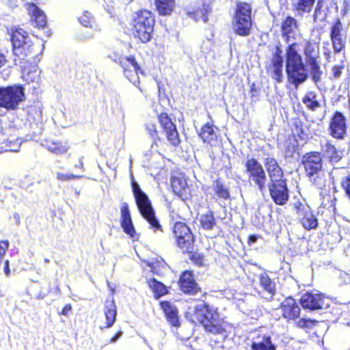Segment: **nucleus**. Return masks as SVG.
I'll list each match as a JSON object with an SVG mask.
<instances>
[{
	"instance_id": "obj_23",
	"label": "nucleus",
	"mask_w": 350,
	"mask_h": 350,
	"mask_svg": "<svg viewBox=\"0 0 350 350\" xmlns=\"http://www.w3.org/2000/svg\"><path fill=\"white\" fill-rule=\"evenodd\" d=\"M28 120L33 135H39L43 128V118L40 107H33L29 111Z\"/></svg>"
},
{
	"instance_id": "obj_16",
	"label": "nucleus",
	"mask_w": 350,
	"mask_h": 350,
	"mask_svg": "<svg viewBox=\"0 0 350 350\" xmlns=\"http://www.w3.org/2000/svg\"><path fill=\"white\" fill-rule=\"evenodd\" d=\"M280 310L282 317L288 321L297 319L301 312L298 303L292 297H286L280 304Z\"/></svg>"
},
{
	"instance_id": "obj_28",
	"label": "nucleus",
	"mask_w": 350,
	"mask_h": 350,
	"mask_svg": "<svg viewBox=\"0 0 350 350\" xmlns=\"http://www.w3.org/2000/svg\"><path fill=\"white\" fill-rule=\"evenodd\" d=\"M292 10L297 15L302 16L304 13L310 12L316 0H290Z\"/></svg>"
},
{
	"instance_id": "obj_14",
	"label": "nucleus",
	"mask_w": 350,
	"mask_h": 350,
	"mask_svg": "<svg viewBox=\"0 0 350 350\" xmlns=\"http://www.w3.org/2000/svg\"><path fill=\"white\" fill-rule=\"evenodd\" d=\"M300 304L304 309L316 310L329 307L325 298L321 294L306 293L300 299Z\"/></svg>"
},
{
	"instance_id": "obj_17",
	"label": "nucleus",
	"mask_w": 350,
	"mask_h": 350,
	"mask_svg": "<svg viewBox=\"0 0 350 350\" xmlns=\"http://www.w3.org/2000/svg\"><path fill=\"white\" fill-rule=\"evenodd\" d=\"M120 225L123 231L130 236L131 238L137 239L139 238L138 234L136 232L129 204L126 202H122L120 207Z\"/></svg>"
},
{
	"instance_id": "obj_27",
	"label": "nucleus",
	"mask_w": 350,
	"mask_h": 350,
	"mask_svg": "<svg viewBox=\"0 0 350 350\" xmlns=\"http://www.w3.org/2000/svg\"><path fill=\"white\" fill-rule=\"evenodd\" d=\"M28 11L32 14L31 20L38 28H44L46 25V16L34 3L28 4Z\"/></svg>"
},
{
	"instance_id": "obj_57",
	"label": "nucleus",
	"mask_w": 350,
	"mask_h": 350,
	"mask_svg": "<svg viewBox=\"0 0 350 350\" xmlns=\"http://www.w3.org/2000/svg\"><path fill=\"white\" fill-rule=\"evenodd\" d=\"M122 331H119L110 340V342L111 343H114L116 342L118 338L122 336Z\"/></svg>"
},
{
	"instance_id": "obj_55",
	"label": "nucleus",
	"mask_w": 350,
	"mask_h": 350,
	"mask_svg": "<svg viewBox=\"0 0 350 350\" xmlns=\"http://www.w3.org/2000/svg\"><path fill=\"white\" fill-rule=\"evenodd\" d=\"M342 66H335L333 67L332 68V71H333V75L335 78H338L340 77L341 75V70H342Z\"/></svg>"
},
{
	"instance_id": "obj_63",
	"label": "nucleus",
	"mask_w": 350,
	"mask_h": 350,
	"mask_svg": "<svg viewBox=\"0 0 350 350\" xmlns=\"http://www.w3.org/2000/svg\"><path fill=\"white\" fill-rule=\"evenodd\" d=\"M14 219H16V222L17 224H19L20 223V217H19V215L18 213H14Z\"/></svg>"
},
{
	"instance_id": "obj_42",
	"label": "nucleus",
	"mask_w": 350,
	"mask_h": 350,
	"mask_svg": "<svg viewBox=\"0 0 350 350\" xmlns=\"http://www.w3.org/2000/svg\"><path fill=\"white\" fill-rule=\"evenodd\" d=\"M332 42L335 53H340L345 46V42L341 38H332Z\"/></svg>"
},
{
	"instance_id": "obj_32",
	"label": "nucleus",
	"mask_w": 350,
	"mask_h": 350,
	"mask_svg": "<svg viewBox=\"0 0 350 350\" xmlns=\"http://www.w3.org/2000/svg\"><path fill=\"white\" fill-rule=\"evenodd\" d=\"M260 284L267 294L266 299H271L275 293V283L271 281L269 275L264 273L260 275Z\"/></svg>"
},
{
	"instance_id": "obj_30",
	"label": "nucleus",
	"mask_w": 350,
	"mask_h": 350,
	"mask_svg": "<svg viewBox=\"0 0 350 350\" xmlns=\"http://www.w3.org/2000/svg\"><path fill=\"white\" fill-rule=\"evenodd\" d=\"M215 129L214 125L208 122L202 126L198 135L204 143L211 144L216 142L217 135Z\"/></svg>"
},
{
	"instance_id": "obj_35",
	"label": "nucleus",
	"mask_w": 350,
	"mask_h": 350,
	"mask_svg": "<svg viewBox=\"0 0 350 350\" xmlns=\"http://www.w3.org/2000/svg\"><path fill=\"white\" fill-rule=\"evenodd\" d=\"M147 283L150 288L154 293L155 298L158 299L160 297L166 294V287L161 282H159L154 278H151L148 280Z\"/></svg>"
},
{
	"instance_id": "obj_40",
	"label": "nucleus",
	"mask_w": 350,
	"mask_h": 350,
	"mask_svg": "<svg viewBox=\"0 0 350 350\" xmlns=\"http://www.w3.org/2000/svg\"><path fill=\"white\" fill-rule=\"evenodd\" d=\"M80 23L85 27H90L92 28V25L94 23V18H92L91 14L86 11L84 12L83 15L79 18Z\"/></svg>"
},
{
	"instance_id": "obj_22",
	"label": "nucleus",
	"mask_w": 350,
	"mask_h": 350,
	"mask_svg": "<svg viewBox=\"0 0 350 350\" xmlns=\"http://www.w3.org/2000/svg\"><path fill=\"white\" fill-rule=\"evenodd\" d=\"M264 164L269 178V182L278 180H285L282 169L278 164V162L273 157H267L265 159Z\"/></svg>"
},
{
	"instance_id": "obj_1",
	"label": "nucleus",
	"mask_w": 350,
	"mask_h": 350,
	"mask_svg": "<svg viewBox=\"0 0 350 350\" xmlns=\"http://www.w3.org/2000/svg\"><path fill=\"white\" fill-rule=\"evenodd\" d=\"M301 163L310 183L318 189H325L328 180L327 174L323 167L321 152L316 151L306 152L302 157Z\"/></svg>"
},
{
	"instance_id": "obj_12",
	"label": "nucleus",
	"mask_w": 350,
	"mask_h": 350,
	"mask_svg": "<svg viewBox=\"0 0 350 350\" xmlns=\"http://www.w3.org/2000/svg\"><path fill=\"white\" fill-rule=\"evenodd\" d=\"M267 187L271 200L275 204L283 206L289 200V189L286 179L269 182Z\"/></svg>"
},
{
	"instance_id": "obj_11",
	"label": "nucleus",
	"mask_w": 350,
	"mask_h": 350,
	"mask_svg": "<svg viewBox=\"0 0 350 350\" xmlns=\"http://www.w3.org/2000/svg\"><path fill=\"white\" fill-rule=\"evenodd\" d=\"M245 171L251 184L263 193L267 189V176L262 165L254 158L248 159L245 164Z\"/></svg>"
},
{
	"instance_id": "obj_31",
	"label": "nucleus",
	"mask_w": 350,
	"mask_h": 350,
	"mask_svg": "<svg viewBox=\"0 0 350 350\" xmlns=\"http://www.w3.org/2000/svg\"><path fill=\"white\" fill-rule=\"evenodd\" d=\"M304 53L307 63L317 62L319 57L318 45L315 42L306 41L304 47Z\"/></svg>"
},
{
	"instance_id": "obj_48",
	"label": "nucleus",
	"mask_w": 350,
	"mask_h": 350,
	"mask_svg": "<svg viewBox=\"0 0 350 350\" xmlns=\"http://www.w3.org/2000/svg\"><path fill=\"white\" fill-rule=\"evenodd\" d=\"M316 321L302 318L297 322V327L300 328H310L315 323Z\"/></svg>"
},
{
	"instance_id": "obj_62",
	"label": "nucleus",
	"mask_w": 350,
	"mask_h": 350,
	"mask_svg": "<svg viewBox=\"0 0 350 350\" xmlns=\"http://www.w3.org/2000/svg\"><path fill=\"white\" fill-rule=\"evenodd\" d=\"M82 159H83L82 157L79 159V164H76V165H75V167H76L83 168V163Z\"/></svg>"
},
{
	"instance_id": "obj_3",
	"label": "nucleus",
	"mask_w": 350,
	"mask_h": 350,
	"mask_svg": "<svg viewBox=\"0 0 350 350\" xmlns=\"http://www.w3.org/2000/svg\"><path fill=\"white\" fill-rule=\"evenodd\" d=\"M196 316L206 332L218 334L225 331L224 321L217 311V308L205 302L195 306Z\"/></svg>"
},
{
	"instance_id": "obj_60",
	"label": "nucleus",
	"mask_w": 350,
	"mask_h": 350,
	"mask_svg": "<svg viewBox=\"0 0 350 350\" xmlns=\"http://www.w3.org/2000/svg\"><path fill=\"white\" fill-rule=\"evenodd\" d=\"M4 272L6 275H9L10 273V267H9V260H6L5 261V266H4Z\"/></svg>"
},
{
	"instance_id": "obj_51",
	"label": "nucleus",
	"mask_w": 350,
	"mask_h": 350,
	"mask_svg": "<svg viewBox=\"0 0 350 350\" xmlns=\"http://www.w3.org/2000/svg\"><path fill=\"white\" fill-rule=\"evenodd\" d=\"M9 247L8 241H0V260H1Z\"/></svg>"
},
{
	"instance_id": "obj_33",
	"label": "nucleus",
	"mask_w": 350,
	"mask_h": 350,
	"mask_svg": "<svg viewBox=\"0 0 350 350\" xmlns=\"http://www.w3.org/2000/svg\"><path fill=\"white\" fill-rule=\"evenodd\" d=\"M297 21L293 16H288L282 21L281 31L283 36L289 37L298 29Z\"/></svg>"
},
{
	"instance_id": "obj_38",
	"label": "nucleus",
	"mask_w": 350,
	"mask_h": 350,
	"mask_svg": "<svg viewBox=\"0 0 350 350\" xmlns=\"http://www.w3.org/2000/svg\"><path fill=\"white\" fill-rule=\"evenodd\" d=\"M310 68V75L312 81L317 83L321 81L322 71L321 70L318 62L307 63Z\"/></svg>"
},
{
	"instance_id": "obj_50",
	"label": "nucleus",
	"mask_w": 350,
	"mask_h": 350,
	"mask_svg": "<svg viewBox=\"0 0 350 350\" xmlns=\"http://www.w3.org/2000/svg\"><path fill=\"white\" fill-rule=\"evenodd\" d=\"M94 33L92 29L87 30L85 31H81L78 33V38L81 40H88L92 38Z\"/></svg>"
},
{
	"instance_id": "obj_24",
	"label": "nucleus",
	"mask_w": 350,
	"mask_h": 350,
	"mask_svg": "<svg viewBox=\"0 0 350 350\" xmlns=\"http://www.w3.org/2000/svg\"><path fill=\"white\" fill-rule=\"evenodd\" d=\"M200 222L202 228L205 230L211 232L213 237L219 234L221 230L212 211H209L202 214Z\"/></svg>"
},
{
	"instance_id": "obj_53",
	"label": "nucleus",
	"mask_w": 350,
	"mask_h": 350,
	"mask_svg": "<svg viewBox=\"0 0 350 350\" xmlns=\"http://www.w3.org/2000/svg\"><path fill=\"white\" fill-rule=\"evenodd\" d=\"M271 64L273 67H283L284 59L283 57H272Z\"/></svg>"
},
{
	"instance_id": "obj_47",
	"label": "nucleus",
	"mask_w": 350,
	"mask_h": 350,
	"mask_svg": "<svg viewBox=\"0 0 350 350\" xmlns=\"http://www.w3.org/2000/svg\"><path fill=\"white\" fill-rule=\"evenodd\" d=\"M294 131L301 138H304L307 135L303 127V123L300 120L295 121Z\"/></svg>"
},
{
	"instance_id": "obj_20",
	"label": "nucleus",
	"mask_w": 350,
	"mask_h": 350,
	"mask_svg": "<svg viewBox=\"0 0 350 350\" xmlns=\"http://www.w3.org/2000/svg\"><path fill=\"white\" fill-rule=\"evenodd\" d=\"M179 286L180 290L186 294L195 295L200 291L193 273L190 271H185L181 274Z\"/></svg>"
},
{
	"instance_id": "obj_13",
	"label": "nucleus",
	"mask_w": 350,
	"mask_h": 350,
	"mask_svg": "<svg viewBox=\"0 0 350 350\" xmlns=\"http://www.w3.org/2000/svg\"><path fill=\"white\" fill-rule=\"evenodd\" d=\"M297 217L302 226L306 230L316 229L318 227V219L309 206H306L299 202L294 204Z\"/></svg>"
},
{
	"instance_id": "obj_46",
	"label": "nucleus",
	"mask_w": 350,
	"mask_h": 350,
	"mask_svg": "<svg viewBox=\"0 0 350 350\" xmlns=\"http://www.w3.org/2000/svg\"><path fill=\"white\" fill-rule=\"evenodd\" d=\"M146 130L154 141L159 139L155 124L152 123L146 124Z\"/></svg>"
},
{
	"instance_id": "obj_15",
	"label": "nucleus",
	"mask_w": 350,
	"mask_h": 350,
	"mask_svg": "<svg viewBox=\"0 0 350 350\" xmlns=\"http://www.w3.org/2000/svg\"><path fill=\"white\" fill-rule=\"evenodd\" d=\"M158 120L161 126L165 132L167 140L173 146H178L180 144V139L175 124L165 113L160 114L158 117Z\"/></svg>"
},
{
	"instance_id": "obj_58",
	"label": "nucleus",
	"mask_w": 350,
	"mask_h": 350,
	"mask_svg": "<svg viewBox=\"0 0 350 350\" xmlns=\"http://www.w3.org/2000/svg\"><path fill=\"white\" fill-rule=\"evenodd\" d=\"M273 57H283L282 51L278 46H276L275 51L274 52Z\"/></svg>"
},
{
	"instance_id": "obj_59",
	"label": "nucleus",
	"mask_w": 350,
	"mask_h": 350,
	"mask_svg": "<svg viewBox=\"0 0 350 350\" xmlns=\"http://www.w3.org/2000/svg\"><path fill=\"white\" fill-rule=\"evenodd\" d=\"M258 237L255 234L250 235L248 237V244L252 245L257 241Z\"/></svg>"
},
{
	"instance_id": "obj_18",
	"label": "nucleus",
	"mask_w": 350,
	"mask_h": 350,
	"mask_svg": "<svg viewBox=\"0 0 350 350\" xmlns=\"http://www.w3.org/2000/svg\"><path fill=\"white\" fill-rule=\"evenodd\" d=\"M329 130L332 137L337 139H344L347 131L346 118L344 115L336 111L331 120Z\"/></svg>"
},
{
	"instance_id": "obj_2",
	"label": "nucleus",
	"mask_w": 350,
	"mask_h": 350,
	"mask_svg": "<svg viewBox=\"0 0 350 350\" xmlns=\"http://www.w3.org/2000/svg\"><path fill=\"white\" fill-rule=\"evenodd\" d=\"M297 43L289 44L286 50L285 69L290 83L297 87L308 78L306 66L297 51Z\"/></svg>"
},
{
	"instance_id": "obj_8",
	"label": "nucleus",
	"mask_w": 350,
	"mask_h": 350,
	"mask_svg": "<svg viewBox=\"0 0 350 350\" xmlns=\"http://www.w3.org/2000/svg\"><path fill=\"white\" fill-rule=\"evenodd\" d=\"M108 57L122 67L124 76L131 83L136 87L139 85V73L144 75V72L133 55L123 56L119 53H113L109 55Z\"/></svg>"
},
{
	"instance_id": "obj_26",
	"label": "nucleus",
	"mask_w": 350,
	"mask_h": 350,
	"mask_svg": "<svg viewBox=\"0 0 350 350\" xmlns=\"http://www.w3.org/2000/svg\"><path fill=\"white\" fill-rule=\"evenodd\" d=\"M105 315L107 324L105 327H111L114 324L117 316L116 306L113 297L107 298L105 301Z\"/></svg>"
},
{
	"instance_id": "obj_4",
	"label": "nucleus",
	"mask_w": 350,
	"mask_h": 350,
	"mask_svg": "<svg viewBox=\"0 0 350 350\" xmlns=\"http://www.w3.org/2000/svg\"><path fill=\"white\" fill-rule=\"evenodd\" d=\"M131 187L135 203L141 215L150 225V228L154 232L162 231L159 221L156 217L154 211L148 195L140 188L139 185L131 177Z\"/></svg>"
},
{
	"instance_id": "obj_10",
	"label": "nucleus",
	"mask_w": 350,
	"mask_h": 350,
	"mask_svg": "<svg viewBox=\"0 0 350 350\" xmlns=\"http://www.w3.org/2000/svg\"><path fill=\"white\" fill-rule=\"evenodd\" d=\"M14 55L20 60L25 59L33 52V44L27 33L22 29H16L12 35Z\"/></svg>"
},
{
	"instance_id": "obj_41",
	"label": "nucleus",
	"mask_w": 350,
	"mask_h": 350,
	"mask_svg": "<svg viewBox=\"0 0 350 350\" xmlns=\"http://www.w3.org/2000/svg\"><path fill=\"white\" fill-rule=\"evenodd\" d=\"M341 29H342V23H341V21L339 19H338L332 27L331 34H330L331 39L341 38V33H340Z\"/></svg>"
},
{
	"instance_id": "obj_6",
	"label": "nucleus",
	"mask_w": 350,
	"mask_h": 350,
	"mask_svg": "<svg viewBox=\"0 0 350 350\" xmlns=\"http://www.w3.org/2000/svg\"><path fill=\"white\" fill-rule=\"evenodd\" d=\"M173 233L176 238L177 246L180 248L183 252L191 254L190 258L196 259V262H201L200 254L193 253L194 249V237L186 224L177 221L173 226Z\"/></svg>"
},
{
	"instance_id": "obj_43",
	"label": "nucleus",
	"mask_w": 350,
	"mask_h": 350,
	"mask_svg": "<svg viewBox=\"0 0 350 350\" xmlns=\"http://www.w3.org/2000/svg\"><path fill=\"white\" fill-rule=\"evenodd\" d=\"M283 67H273L272 78L278 83H281L283 80Z\"/></svg>"
},
{
	"instance_id": "obj_9",
	"label": "nucleus",
	"mask_w": 350,
	"mask_h": 350,
	"mask_svg": "<svg viewBox=\"0 0 350 350\" xmlns=\"http://www.w3.org/2000/svg\"><path fill=\"white\" fill-rule=\"evenodd\" d=\"M25 98V89L23 85L0 87V107L8 111L16 110Z\"/></svg>"
},
{
	"instance_id": "obj_54",
	"label": "nucleus",
	"mask_w": 350,
	"mask_h": 350,
	"mask_svg": "<svg viewBox=\"0 0 350 350\" xmlns=\"http://www.w3.org/2000/svg\"><path fill=\"white\" fill-rule=\"evenodd\" d=\"M321 8H322V1L321 0H319L317 1V5H316L315 10H314V20H316L317 18L318 17V16L319 15V14L321 12Z\"/></svg>"
},
{
	"instance_id": "obj_21",
	"label": "nucleus",
	"mask_w": 350,
	"mask_h": 350,
	"mask_svg": "<svg viewBox=\"0 0 350 350\" xmlns=\"http://www.w3.org/2000/svg\"><path fill=\"white\" fill-rule=\"evenodd\" d=\"M211 189L216 196V200L219 201L221 206L225 207L226 206V202L230 200L229 188L221 180H216L213 181Z\"/></svg>"
},
{
	"instance_id": "obj_44",
	"label": "nucleus",
	"mask_w": 350,
	"mask_h": 350,
	"mask_svg": "<svg viewBox=\"0 0 350 350\" xmlns=\"http://www.w3.org/2000/svg\"><path fill=\"white\" fill-rule=\"evenodd\" d=\"M303 103L310 109L314 110L319 107L317 100L310 98V96H305L303 98Z\"/></svg>"
},
{
	"instance_id": "obj_5",
	"label": "nucleus",
	"mask_w": 350,
	"mask_h": 350,
	"mask_svg": "<svg viewBox=\"0 0 350 350\" xmlns=\"http://www.w3.org/2000/svg\"><path fill=\"white\" fill-rule=\"evenodd\" d=\"M154 18L152 13L146 10L135 12L133 16L132 31L135 38L143 43L150 40L154 30Z\"/></svg>"
},
{
	"instance_id": "obj_49",
	"label": "nucleus",
	"mask_w": 350,
	"mask_h": 350,
	"mask_svg": "<svg viewBox=\"0 0 350 350\" xmlns=\"http://www.w3.org/2000/svg\"><path fill=\"white\" fill-rule=\"evenodd\" d=\"M82 176L81 175H74L72 174H62V173H57V178L62 181H66L70 180L72 178H80Z\"/></svg>"
},
{
	"instance_id": "obj_64",
	"label": "nucleus",
	"mask_w": 350,
	"mask_h": 350,
	"mask_svg": "<svg viewBox=\"0 0 350 350\" xmlns=\"http://www.w3.org/2000/svg\"><path fill=\"white\" fill-rule=\"evenodd\" d=\"M143 340H144V343H145L146 345H148V347H150V345H149V344H148V340H147V339H146V338H143Z\"/></svg>"
},
{
	"instance_id": "obj_7",
	"label": "nucleus",
	"mask_w": 350,
	"mask_h": 350,
	"mask_svg": "<svg viewBox=\"0 0 350 350\" xmlns=\"http://www.w3.org/2000/svg\"><path fill=\"white\" fill-rule=\"evenodd\" d=\"M252 8L247 3L238 2L232 21V27L236 33L241 36L250 34L252 25Z\"/></svg>"
},
{
	"instance_id": "obj_29",
	"label": "nucleus",
	"mask_w": 350,
	"mask_h": 350,
	"mask_svg": "<svg viewBox=\"0 0 350 350\" xmlns=\"http://www.w3.org/2000/svg\"><path fill=\"white\" fill-rule=\"evenodd\" d=\"M162 307L169 323L173 327H178L180 325V322L176 308L168 301L162 303Z\"/></svg>"
},
{
	"instance_id": "obj_25",
	"label": "nucleus",
	"mask_w": 350,
	"mask_h": 350,
	"mask_svg": "<svg viewBox=\"0 0 350 350\" xmlns=\"http://www.w3.org/2000/svg\"><path fill=\"white\" fill-rule=\"evenodd\" d=\"M251 348L252 350H276V346L273 343L271 336L268 334L257 336L252 341Z\"/></svg>"
},
{
	"instance_id": "obj_19",
	"label": "nucleus",
	"mask_w": 350,
	"mask_h": 350,
	"mask_svg": "<svg viewBox=\"0 0 350 350\" xmlns=\"http://www.w3.org/2000/svg\"><path fill=\"white\" fill-rule=\"evenodd\" d=\"M321 151L325 158L327 159L329 163L334 167L333 170L328 173V176L333 178L332 174L334 170L338 169L336 167V164L342 159V153L338 151L336 147L330 142H326L324 145H321Z\"/></svg>"
},
{
	"instance_id": "obj_52",
	"label": "nucleus",
	"mask_w": 350,
	"mask_h": 350,
	"mask_svg": "<svg viewBox=\"0 0 350 350\" xmlns=\"http://www.w3.org/2000/svg\"><path fill=\"white\" fill-rule=\"evenodd\" d=\"M341 185L350 199V177L347 176L344 180H342Z\"/></svg>"
},
{
	"instance_id": "obj_61",
	"label": "nucleus",
	"mask_w": 350,
	"mask_h": 350,
	"mask_svg": "<svg viewBox=\"0 0 350 350\" xmlns=\"http://www.w3.org/2000/svg\"><path fill=\"white\" fill-rule=\"evenodd\" d=\"M5 57L3 54H0V68L5 64Z\"/></svg>"
},
{
	"instance_id": "obj_36",
	"label": "nucleus",
	"mask_w": 350,
	"mask_h": 350,
	"mask_svg": "<svg viewBox=\"0 0 350 350\" xmlns=\"http://www.w3.org/2000/svg\"><path fill=\"white\" fill-rule=\"evenodd\" d=\"M42 145L47 150L55 154H62L66 152L68 150V146L66 145H62L60 142L46 141Z\"/></svg>"
},
{
	"instance_id": "obj_56",
	"label": "nucleus",
	"mask_w": 350,
	"mask_h": 350,
	"mask_svg": "<svg viewBox=\"0 0 350 350\" xmlns=\"http://www.w3.org/2000/svg\"><path fill=\"white\" fill-rule=\"evenodd\" d=\"M71 310H72V306L70 304H68L64 307V308L62 309V310L61 311V312L59 314L62 315H64V316H68L69 314V313L71 312Z\"/></svg>"
},
{
	"instance_id": "obj_34",
	"label": "nucleus",
	"mask_w": 350,
	"mask_h": 350,
	"mask_svg": "<svg viewBox=\"0 0 350 350\" xmlns=\"http://www.w3.org/2000/svg\"><path fill=\"white\" fill-rule=\"evenodd\" d=\"M175 0H155V5L161 15H168L174 10Z\"/></svg>"
},
{
	"instance_id": "obj_37",
	"label": "nucleus",
	"mask_w": 350,
	"mask_h": 350,
	"mask_svg": "<svg viewBox=\"0 0 350 350\" xmlns=\"http://www.w3.org/2000/svg\"><path fill=\"white\" fill-rule=\"evenodd\" d=\"M210 10L208 5H203V8L200 10H197L193 13H190L189 16L191 18H193L196 21H202L204 23H207L208 21V13Z\"/></svg>"
},
{
	"instance_id": "obj_39",
	"label": "nucleus",
	"mask_w": 350,
	"mask_h": 350,
	"mask_svg": "<svg viewBox=\"0 0 350 350\" xmlns=\"http://www.w3.org/2000/svg\"><path fill=\"white\" fill-rule=\"evenodd\" d=\"M171 184L174 192L178 195L183 194V191L185 190L187 185V183L185 180L176 177L172 178Z\"/></svg>"
},
{
	"instance_id": "obj_45",
	"label": "nucleus",
	"mask_w": 350,
	"mask_h": 350,
	"mask_svg": "<svg viewBox=\"0 0 350 350\" xmlns=\"http://www.w3.org/2000/svg\"><path fill=\"white\" fill-rule=\"evenodd\" d=\"M335 201H336V198L335 196H333L332 197L331 196H328L327 197H324L323 198V201H322V203L321 204L329 209V208H333L334 210L335 209Z\"/></svg>"
}]
</instances>
